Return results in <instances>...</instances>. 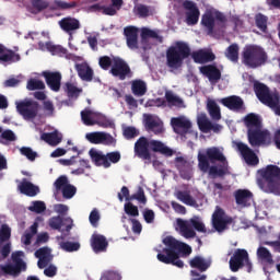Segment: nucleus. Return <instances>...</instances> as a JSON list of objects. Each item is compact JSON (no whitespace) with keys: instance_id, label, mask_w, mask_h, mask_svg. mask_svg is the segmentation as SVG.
Here are the masks:
<instances>
[{"instance_id":"63","label":"nucleus","mask_w":280,"mask_h":280,"mask_svg":"<svg viewBox=\"0 0 280 280\" xmlns=\"http://www.w3.org/2000/svg\"><path fill=\"white\" fill-rule=\"evenodd\" d=\"M125 212L132 218L139 217V208L132 205V202L125 203Z\"/></svg>"},{"instance_id":"55","label":"nucleus","mask_w":280,"mask_h":280,"mask_svg":"<svg viewBox=\"0 0 280 280\" xmlns=\"http://www.w3.org/2000/svg\"><path fill=\"white\" fill-rule=\"evenodd\" d=\"M211 120L208 119L207 116H202L198 119V126H199V130H201V132H211Z\"/></svg>"},{"instance_id":"1","label":"nucleus","mask_w":280,"mask_h":280,"mask_svg":"<svg viewBox=\"0 0 280 280\" xmlns=\"http://www.w3.org/2000/svg\"><path fill=\"white\" fill-rule=\"evenodd\" d=\"M191 56L194 62L197 65H207V62H213L215 60V54L209 50H197L191 52L189 44L185 42H176L174 46H171L166 50V66L168 69H180L183 62Z\"/></svg>"},{"instance_id":"33","label":"nucleus","mask_w":280,"mask_h":280,"mask_svg":"<svg viewBox=\"0 0 280 280\" xmlns=\"http://www.w3.org/2000/svg\"><path fill=\"white\" fill-rule=\"evenodd\" d=\"M39 49H47L52 56H66L67 49L60 45H54L51 42H38Z\"/></svg>"},{"instance_id":"6","label":"nucleus","mask_w":280,"mask_h":280,"mask_svg":"<svg viewBox=\"0 0 280 280\" xmlns=\"http://www.w3.org/2000/svg\"><path fill=\"white\" fill-rule=\"evenodd\" d=\"M201 25L206 28L208 36H213L215 32L224 31L226 16L222 12H218L215 16H213V13L207 12L201 16Z\"/></svg>"},{"instance_id":"20","label":"nucleus","mask_w":280,"mask_h":280,"mask_svg":"<svg viewBox=\"0 0 280 280\" xmlns=\"http://www.w3.org/2000/svg\"><path fill=\"white\" fill-rule=\"evenodd\" d=\"M85 139L93 143L94 145H98L100 143H106L107 145H113L115 143V138L109 133L103 131H94L85 135Z\"/></svg>"},{"instance_id":"37","label":"nucleus","mask_w":280,"mask_h":280,"mask_svg":"<svg viewBox=\"0 0 280 280\" xmlns=\"http://www.w3.org/2000/svg\"><path fill=\"white\" fill-rule=\"evenodd\" d=\"M20 191L21 194H24V196L34 198V196H38V194L40 192V188H38V186H34V184L30 182H23L20 185Z\"/></svg>"},{"instance_id":"48","label":"nucleus","mask_w":280,"mask_h":280,"mask_svg":"<svg viewBox=\"0 0 280 280\" xmlns=\"http://www.w3.org/2000/svg\"><path fill=\"white\" fill-rule=\"evenodd\" d=\"M54 7H55V10H73L74 8H78V2L77 1L65 2L62 0H55Z\"/></svg>"},{"instance_id":"36","label":"nucleus","mask_w":280,"mask_h":280,"mask_svg":"<svg viewBox=\"0 0 280 280\" xmlns=\"http://www.w3.org/2000/svg\"><path fill=\"white\" fill-rule=\"evenodd\" d=\"M77 72L79 78L84 82H91L93 80V69L86 63L77 65Z\"/></svg>"},{"instance_id":"3","label":"nucleus","mask_w":280,"mask_h":280,"mask_svg":"<svg viewBox=\"0 0 280 280\" xmlns=\"http://www.w3.org/2000/svg\"><path fill=\"white\" fill-rule=\"evenodd\" d=\"M165 248L158 254V259L162 264L176 266V268H184L185 262L180 260V257H189L191 255V246L187 243L179 242L174 236H166L163 240Z\"/></svg>"},{"instance_id":"7","label":"nucleus","mask_w":280,"mask_h":280,"mask_svg":"<svg viewBox=\"0 0 280 280\" xmlns=\"http://www.w3.org/2000/svg\"><path fill=\"white\" fill-rule=\"evenodd\" d=\"M177 226L179 229L180 235H183V237L186 240L196 237V231H198V233H207L205 223H202L198 217H195L189 221L177 219Z\"/></svg>"},{"instance_id":"31","label":"nucleus","mask_w":280,"mask_h":280,"mask_svg":"<svg viewBox=\"0 0 280 280\" xmlns=\"http://www.w3.org/2000/svg\"><path fill=\"white\" fill-rule=\"evenodd\" d=\"M59 27L67 34H71L75 30H80V21L75 18L67 16L59 21Z\"/></svg>"},{"instance_id":"25","label":"nucleus","mask_w":280,"mask_h":280,"mask_svg":"<svg viewBox=\"0 0 280 280\" xmlns=\"http://www.w3.org/2000/svg\"><path fill=\"white\" fill-rule=\"evenodd\" d=\"M221 104L229 108V110H233L234 113H240V110H244V100L237 95L228 96L221 100Z\"/></svg>"},{"instance_id":"35","label":"nucleus","mask_w":280,"mask_h":280,"mask_svg":"<svg viewBox=\"0 0 280 280\" xmlns=\"http://www.w3.org/2000/svg\"><path fill=\"white\" fill-rule=\"evenodd\" d=\"M21 60V55L14 52L13 50L3 51V45L0 44V61L9 62L12 65L13 62H19Z\"/></svg>"},{"instance_id":"17","label":"nucleus","mask_w":280,"mask_h":280,"mask_svg":"<svg viewBox=\"0 0 280 280\" xmlns=\"http://www.w3.org/2000/svg\"><path fill=\"white\" fill-rule=\"evenodd\" d=\"M39 106L38 102L34 101L20 102L16 104V110L24 119H36Z\"/></svg>"},{"instance_id":"44","label":"nucleus","mask_w":280,"mask_h":280,"mask_svg":"<svg viewBox=\"0 0 280 280\" xmlns=\"http://www.w3.org/2000/svg\"><path fill=\"white\" fill-rule=\"evenodd\" d=\"M93 119L94 126H101V128H110L113 126V120L108 119L104 114L94 113Z\"/></svg>"},{"instance_id":"2","label":"nucleus","mask_w":280,"mask_h":280,"mask_svg":"<svg viewBox=\"0 0 280 280\" xmlns=\"http://www.w3.org/2000/svg\"><path fill=\"white\" fill-rule=\"evenodd\" d=\"M198 170L209 176H231V167L224 153L218 147L208 148L206 153L197 155Z\"/></svg>"},{"instance_id":"51","label":"nucleus","mask_w":280,"mask_h":280,"mask_svg":"<svg viewBox=\"0 0 280 280\" xmlns=\"http://www.w3.org/2000/svg\"><path fill=\"white\" fill-rule=\"evenodd\" d=\"M93 115H95V112L91 109H84L81 112V119L85 126H95Z\"/></svg>"},{"instance_id":"53","label":"nucleus","mask_w":280,"mask_h":280,"mask_svg":"<svg viewBox=\"0 0 280 280\" xmlns=\"http://www.w3.org/2000/svg\"><path fill=\"white\" fill-rule=\"evenodd\" d=\"M20 153L22 156H25L28 161L34 162L36 159H38V153L30 147H22L20 149Z\"/></svg>"},{"instance_id":"12","label":"nucleus","mask_w":280,"mask_h":280,"mask_svg":"<svg viewBox=\"0 0 280 280\" xmlns=\"http://www.w3.org/2000/svg\"><path fill=\"white\" fill-rule=\"evenodd\" d=\"M23 252H15L12 254L11 259L14 265H0V270L3 275H11L12 277H16L21 275L22 270H27V265L23 261Z\"/></svg>"},{"instance_id":"52","label":"nucleus","mask_w":280,"mask_h":280,"mask_svg":"<svg viewBox=\"0 0 280 280\" xmlns=\"http://www.w3.org/2000/svg\"><path fill=\"white\" fill-rule=\"evenodd\" d=\"M11 237H12V229L8 224H2L0 228L1 244H3V242H10Z\"/></svg>"},{"instance_id":"28","label":"nucleus","mask_w":280,"mask_h":280,"mask_svg":"<svg viewBox=\"0 0 280 280\" xmlns=\"http://www.w3.org/2000/svg\"><path fill=\"white\" fill-rule=\"evenodd\" d=\"M35 257L38 259V268L43 270V268H47L51 261V249H49V247H42L35 252Z\"/></svg>"},{"instance_id":"26","label":"nucleus","mask_w":280,"mask_h":280,"mask_svg":"<svg viewBox=\"0 0 280 280\" xmlns=\"http://www.w3.org/2000/svg\"><path fill=\"white\" fill-rule=\"evenodd\" d=\"M211 258H205L202 256H195L189 260L190 268L199 270V272H207L211 268Z\"/></svg>"},{"instance_id":"50","label":"nucleus","mask_w":280,"mask_h":280,"mask_svg":"<svg viewBox=\"0 0 280 280\" xmlns=\"http://www.w3.org/2000/svg\"><path fill=\"white\" fill-rule=\"evenodd\" d=\"M26 89L27 91H43L45 90V82L38 79H30Z\"/></svg>"},{"instance_id":"19","label":"nucleus","mask_w":280,"mask_h":280,"mask_svg":"<svg viewBox=\"0 0 280 280\" xmlns=\"http://www.w3.org/2000/svg\"><path fill=\"white\" fill-rule=\"evenodd\" d=\"M171 125L174 128V132H176V135H180V137H185V135H189V132H191V120L187 119L185 116L172 118Z\"/></svg>"},{"instance_id":"46","label":"nucleus","mask_w":280,"mask_h":280,"mask_svg":"<svg viewBox=\"0 0 280 280\" xmlns=\"http://www.w3.org/2000/svg\"><path fill=\"white\" fill-rule=\"evenodd\" d=\"M258 176H280V167L275 164H269L257 171Z\"/></svg>"},{"instance_id":"40","label":"nucleus","mask_w":280,"mask_h":280,"mask_svg":"<svg viewBox=\"0 0 280 280\" xmlns=\"http://www.w3.org/2000/svg\"><path fill=\"white\" fill-rule=\"evenodd\" d=\"M131 91L136 97H143L148 93V85L142 80H135L131 83Z\"/></svg>"},{"instance_id":"42","label":"nucleus","mask_w":280,"mask_h":280,"mask_svg":"<svg viewBox=\"0 0 280 280\" xmlns=\"http://www.w3.org/2000/svg\"><path fill=\"white\" fill-rule=\"evenodd\" d=\"M207 108L211 119H213L214 121H220V119H222L220 106L218 105V103H215V101L209 100L207 104Z\"/></svg>"},{"instance_id":"56","label":"nucleus","mask_w":280,"mask_h":280,"mask_svg":"<svg viewBox=\"0 0 280 280\" xmlns=\"http://www.w3.org/2000/svg\"><path fill=\"white\" fill-rule=\"evenodd\" d=\"M135 14L140 19H148V16H150V7L145 4H138L135 7Z\"/></svg>"},{"instance_id":"47","label":"nucleus","mask_w":280,"mask_h":280,"mask_svg":"<svg viewBox=\"0 0 280 280\" xmlns=\"http://www.w3.org/2000/svg\"><path fill=\"white\" fill-rule=\"evenodd\" d=\"M255 23L256 27H258L260 32H264V34L268 32V16L264 15L262 13H257L255 15Z\"/></svg>"},{"instance_id":"15","label":"nucleus","mask_w":280,"mask_h":280,"mask_svg":"<svg viewBox=\"0 0 280 280\" xmlns=\"http://www.w3.org/2000/svg\"><path fill=\"white\" fill-rule=\"evenodd\" d=\"M257 185L267 194L280 196V176H260L257 178Z\"/></svg>"},{"instance_id":"38","label":"nucleus","mask_w":280,"mask_h":280,"mask_svg":"<svg viewBox=\"0 0 280 280\" xmlns=\"http://www.w3.org/2000/svg\"><path fill=\"white\" fill-rule=\"evenodd\" d=\"M42 140L48 143V145L56 147L62 142V136L58 131L45 132L42 135Z\"/></svg>"},{"instance_id":"39","label":"nucleus","mask_w":280,"mask_h":280,"mask_svg":"<svg viewBox=\"0 0 280 280\" xmlns=\"http://www.w3.org/2000/svg\"><path fill=\"white\" fill-rule=\"evenodd\" d=\"M257 257L259 261H262V264H267L268 266L275 265V259L272 258V254L268 248L260 246L257 248Z\"/></svg>"},{"instance_id":"41","label":"nucleus","mask_w":280,"mask_h":280,"mask_svg":"<svg viewBox=\"0 0 280 280\" xmlns=\"http://www.w3.org/2000/svg\"><path fill=\"white\" fill-rule=\"evenodd\" d=\"M176 198L177 200H180V202L187 205L188 207H198V202L187 190H178L176 194Z\"/></svg>"},{"instance_id":"9","label":"nucleus","mask_w":280,"mask_h":280,"mask_svg":"<svg viewBox=\"0 0 280 280\" xmlns=\"http://www.w3.org/2000/svg\"><path fill=\"white\" fill-rule=\"evenodd\" d=\"M230 270L232 272H240L244 266L247 267V272L253 270V264L248 258V252L246 249L237 248L234 250L233 255L230 258Z\"/></svg>"},{"instance_id":"24","label":"nucleus","mask_w":280,"mask_h":280,"mask_svg":"<svg viewBox=\"0 0 280 280\" xmlns=\"http://www.w3.org/2000/svg\"><path fill=\"white\" fill-rule=\"evenodd\" d=\"M124 34L129 49H139V28L136 26H126Z\"/></svg>"},{"instance_id":"5","label":"nucleus","mask_w":280,"mask_h":280,"mask_svg":"<svg viewBox=\"0 0 280 280\" xmlns=\"http://www.w3.org/2000/svg\"><path fill=\"white\" fill-rule=\"evenodd\" d=\"M241 60L247 69H259L268 62V54L259 46L249 45L243 49Z\"/></svg>"},{"instance_id":"43","label":"nucleus","mask_w":280,"mask_h":280,"mask_svg":"<svg viewBox=\"0 0 280 280\" xmlns=\"http://www.w3.org/2000/svg\"><path fill=\"white\" fill-rule=\"evenodd\" d=\"M225 58L231 62H240V46L232 44L225 49Z\"/></svg>"},{"instance_id":"29","label":"nucleus","mask_w":280,"mask_h":280,"mask_svg":"<svg viewBox=\"0 0 280 280\" xmlns=\"http://www.w3.org/2000/svg\"><path fill=\"white\" fill-rule=\"evenodd\" d=\"M91 246L94 253H106L108 249V241L102 234H93L91 237Z\"/></svg>"},{"instance_id":"8","label":"nucleus","mask_w":280,"mask_h":280,"mask_svg":"<svg viewBox=\"0 0 280 280\" xmlns=\"http://www.w3.org/2000/svg\"><path fill=\"white\" fill-rule=\"evenodd\" d=\"M89 154L92 163H94L96 167H104L105 170H108L112 163L116 164L119 163V161H121V153H119V151H113L108 152L107 154H104L102 151L91 149L89 151Z\"/></svg>"},{"instance_id":"22","label":"nucleus","mask_w":280,"mask_h":280,"mask_svg":"<svg viewBox=\"0 0 280 280\" xmlns=\"http://www.w3.org/2000/svg\"><path fill=\"white\" fill-rule=\"evenodd\" d=\"M236 148L238 152H241L244 161L247 163V165H258L259 164V158H257V154H255V151L249 149L248 144H245L244 142H237Z\"/></svg>"},{"instance_id":"27","label":"nucleus","mask_w":280,"mask_h":280,"mask_svg":"<svg viewBox=\"0 0 280 280\" xmlns=\"http://www.w3.org/2000/svg\"><path fill=\"white\" fill-rule=\"evenodd\" d=\"M235 202L238 207H250L253 192L248 189H237L234 192Z\"/></svg>"},{"instance_id":"60","label":"nucleus","mask_w":280,"mask_h":280,"mask_svg":"<svg viewBox=\"0 0 280 280\" xmlns=\"http://www.w3.org/2000/svg\"><path fill=\"white\" fill-rule=\"evenodd\" d=\"M28 211L33 213H44V211H47V206L44 201H33L28 207Z\"/></svg>"},{"instance_id":"58","label":"nucleus","mask_w":280,"mask_h":280,"mask_svg":"<svg viewBox=\"0 0 280 280\" xmlns=\"http://www.w3.org/2000/svg\"><path fill=\"white\" fill-rule=\"evenodd\" d=\"M98 66L103 71H108V69H113V56H102L98 58Z\"/></svg>"},{"instance_id":"32","label":"nucleus","mask_w":280,"mask_h":280,"mask_svg":"<svg viewBox=\"0 0 280 280\" xmlns=\"http://www.w3.org/2000/svg\"><path fill=\"white\" fill-rule=\"evenodd\" d=\"M175 167L178 170L180 176H190L192 167L191 163L183 156H177L174 160Z\"/></svg>"},{"instance_id":"54","label":"nucleus","mask_w":280,"mask_h":280,"mask_svg":"<svg viewBox=\"0 0 280 280\" xmlns=\"http://www.w3.org/2000/svg\"><path fill=\"white\" fill-rule=\"evenodd\" d=\"M60 247L62 250H66V253H75L80 250V244L78 242H61Z\"/></svg>"},{"instance_id":"59","label":"nucleus","mask_w":280,"mask_h":280,"mask_svg":"<svg viewBox=\"0 0 280 280\" xmlns=\"http://www.w3.org/2000/svg\"><path fill=\"white\" fill-rule=\"evenodd\" d=\"M77 191H78V188H75V186L68 184L62 188L61 194L66 200H71V198L75 196Z\"/></svg>"},{"instance_id":"62","label":"nucleus","mask_w":280,"mask_h":280,"mask_svg":"<svg viewBox=\"0 0 280 280\" xmlns=\"http://www.w3.org/2000/svg\"><path fill=\"white\" fill-rule=\"evenodd\" d=\"M66 91L68 94V97H79L80 93H82V90H80L78 86L73 85L72 83L66 84Z\"/></svg>"},{"instance_id":"13","label":"nucleus","mask_w":280,"mask_h":280,"mask_svg":"<svg viewBox=\"0 0 280 280\" xmlns=\"http://www.w3.org/2000/svg\"><path fill=\"white\" fill-rule=\"evenodd\" d=\"M109 73L118 80H126L127 78H132V70L126 60L121 57L113 56V65Z\"/></svg>"},{"instance_id":"21","label":"nucleus","mask_w":280,"mask_h":280,"mask_svg":"<svg viewBox=\"0 0 280 280\" xmlns=\"http://www.w3.org/2000/svg\"><path fill=\"white\" fill-rule=\"evenodd\" d=\"M144 127L148 132H153L154 135H163L165 132V128L163 127V121L154 118V116L150 114H144Z\"/></svg>"},{"instance_id":"49","label":"nucleus","mask_w":280,"mask_h":280,"mask_svg":"<svg viewBox=\"0 0 280 280\" xmlns=\"http://www.w3.org/2000/svg\"><path fill=\"white\" fill-rule=\"evenodd\" d=\"M165 100L171 106H177V108H183V98L174 95L172 92L165 93Z\"/></svg>"},{"instance_id":"14","label":"nucleus","mask_w":280,"mask_h":280,"mask_svg":"<svg viewBox=\"0 0 280 280\" xmlns=\"http://www.w3.org/2000/svg\"><path fill=\"white\" fill-rule=\"evenodd\" d=\"M254 93L257 100H259V102L265 106L272 104L275 97L279 96V92L270 91V88H268V85L259 81L254 82Z\"/></svg>"},{"instance_id":"30","label":"nucleus","mask_w":280,"mask_h":280,"mask_svg":"<svg viewBox=\"0 0 280 280\" xmlns=\"http://www.w3.org/2000/svg\"><path fill=\"white\" fill-rule=\"evenodd\" d=\"M200 73L208 78L209 82H218L222 79V72L214 65H208L200 68Z\"/></svg>"},{"instance_id":"10","label":"nucleus","mask_w":280,"mask_h":280,"mask_svg":"<svg viewBox=\"0 0 280 280\" xmlns=\"http://www.w3.org/2000/svg\"><path fill=\"white\" fill-rule=\"evenodd\" d=\"M247 139L252 148L272 144V135L267 129H249L247 130Z\"/></svg>"},{"instance_id":"45","label":"nucleus","mask_w":280,"mask_h":280,"mask_svg":"<svg viewBox=\"0 0 280 280\" xmlns=\"http://www.w3.org/2000/svg\"><path fill=\"white\" fill-rule=\"evenodd\" d=\"M16 141V133L12 129H7L0 132V143L1 145H10V143Z\"/></svg>"},{"instance_id":"4","label":"nucleus","mask_w":280,"mask_h":280,"mask_svg":"<svg viewBox=\"0 0 280 280\" xmlns=\"http://www.w3.org/2000/svg\"><path fill=\"white\" fill-rule=\"evenodd\" d=\"M135 154L142 161H152V153L162 154L163 156H174L175 151L160 140H148L145 137H140L135 143Z\"/></svg>"},{"instance_id":"61","label":"nucleus","mask_w":280,"mask_h":280,"mask_svg":"<svg viewBox=\"0 0 280 280\" xmlns=\"http://www.w3.org/2000/svg\"><path fill=\"white\" fill-rule=\"evenodd\" d=\"M31 3L36 12H43V10H47L49 8V2L45 0H31Z\"/></svg>"},{"instance_id":"16","label":"nucleus","mask_w":280,"mask_h":280,"mask_svg":"<svg viewBox=\"0 0 280 280\" xmlns=\"http://www.w3.org/2000/svg\"><path fill=\"white\" fill-rule=\"evenodd\" d=\"M229 224H233V218L226 215L224 209L217 207L212 214V226L217 233H224L229 229Z\"/></svg>"},{"instance_id":"57","label":"nucleus","mask_w":280,"mask_h":280,"mask_svg":"<svg viewBox=\"0 0 280 280\" xmlns=\"http://www.w3.org/2000/svg\"><path fill=\"white\" fill-rule=\"evenodd\" d=\"M148 38H158V39H160V43H163V37L159 36L158 32H154L150 28H142V31H141L142 42L148 40Z\"/></svg>"},{"instance_id":"11","label":"nucleus","mask_w":280,"mask_h":280,"mask_svg":"<svg viewBox=\"0 0 280 280\" xmlns=\"http://www.w3.org/2000/svg\"><path fill=\"white\" fill-rule=\"evenodd\" d=\"M48 225L54 231H59L61 233L60 240H67L68 235L73 229V219L70 217L62 218L60 215L51 217L48 221Z\"/></svg>"},{"instance_id":"23","label":"nucleus","mask_w":280,"mask_h":280,"mask_svg":"<svg viewBox=\"0 0 280 280\" xmlns=\"http://www.w3.org/2000/svg\"><path fill=\"white\" fill-rule=\"evenodd\" d=\"M43 75L50 91L58 93L60 91V82H62V74L60 72L44 71Z\"/></svg>"},{"instance_id":"18","label":"nucleus","mask_w":280,"mask_h":280,"mask_svg":"<svg viewBox=\"0 0 280 280\" xmlns=\"http://www.w3.org/2000/svg\"><path fill=\"white\" fill-rule=\"evenodd\" d=\"M183 8L186 10L187 25H198V21H200V9H198L196 2L191 0H185L183 2Z\"/></svg>"},{"instance_id":"64","label":"nucleus","mask_w":280,"mask_h":280,"mask_svg":"<svg viewBox=\"0 0 280 280\" xmlns=\"http://www.w3.org/2000/svg\"><path fill=\"white\" fill-rule=\"evenodd\" d=\"M267 106H268V108H271V110L275 113V115L280 117V94L271 101V104H269Z\"/></svg>"},{"instance_id":"34","label":"nucleus","mask_w":280,"mask_h":280,"mask_svg":"<svg viewBox=\"0 0 280 280\" xmlns=\"http://www.w3.org/2000/svg\"><path fill=\"white\" fill-rule=\"evenodd\" d=\"M244 124L247 130H258L259 128H262L261 117L255 113L247 114L244 117Z\"/></svg>"}]
</instances>
